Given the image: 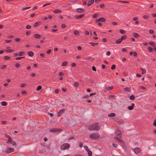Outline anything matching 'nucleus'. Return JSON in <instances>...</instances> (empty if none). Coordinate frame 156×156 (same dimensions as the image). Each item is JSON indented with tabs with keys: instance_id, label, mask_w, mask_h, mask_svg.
Instances as JSON below:
<instances>
[{
	"instance_id": "nucleus-59",
	"label": "nucleus",
	"mask_w": 156,
	"mask_h": 156,
	"mask_svg": "<svg viewBox=\"0 0 156 156\" xmlns=\"http://www.w3.org/2000/svg\"><path fill=\"white\" fill-rule=\"evenodd\" d=\"M42 88H36V90L37 91H40V92H41V91L43 90H41Z\"/></svg>"
},
{
	"instance_id": "nucleus-9",
	"label": "nucleus",
	"mask_w": 156,
	"mask_h": 156,
	"mask_svg": "<svg viewBox=\"0 0 156 156\" xmlns=\"http://www.w3.org/2000/svg\"><path fill=\"white\" fill-rule=\"evenodd\" d=\"M140 149L139 147H136L134 149L133 151L135 153H139L140 151Z\"/></svg>"
},
{
	"instance_id": "nucleus-64",
	"label": "nucleus",
	"mask_w": 156,
	"mask_h": 156,
	"mask_svg": "<svg viewBox=\"0 0 156 156\" xmlns=\"http://www.w3.org/2000/svg\"><path fill=\"white\" fill-rule=\"evenodd\" d=\"M149 33L151 34H153L154 33V31L153 30H150L149 31Z\"/></svg>"
},
{
	"instance_id": "nucleus-30",
	"label": "nucleus",
	"mask_w": 156,
	"mask_h": 156,
	"mask_svg": "<svg viewBox=\"0 0 156 156\" xmlns=\"http://www.w3.org/2000/svg\"><path fill=\"white\" fill-rule=\"evenodd\" d=\"M119 31L120 33L122 34H124L125 33V31L122 29H120L119 30Z\"/></svg>"
},
{
	"instance_id": "nucleus-48",
	"label": "nucleus",
	"mask_w": 156,
	"mask_h": 156,
	"mask_svg": "<svg viewBox=\"0 0 156 156\" xmlns=\"http://www.w3.org/2000/svg\"><path fill=\"white\" fill-rule=\"evenodd\" d=\"M31 32L30 31H27L26 32V34L27 35H30Z\"/></svg>"
},
{
	"instance_id": "nucleus-1",
	"label": "nucleus",
	"mask_w": 156,
	"mask_h": 156,
	"mask_svg": "<svg viewBox=\"0 0 156 156\" xmlns=\"http://www.w3.org/2000/svg\"><path fill=\"white\" fill-rule=\"evenodd\" d=\"M88 129L89 130L92 131H98L100 129V126L98 123H96L88 127Z\"/></svg>"
},
{
	"instance_id": "nucleus-57",
	"label": "nucleus",
	"mask_w": 156,
	"mask_h": 156,
	"mask_svg": "<svg viewBox=\"0 0 156 156\" xmlns=\"http://www.w3.org/2000/svg\"><path fill=\"white\" fill-rule=\"evenodd\" d=\"M133 55L134 57H136L137 55V53L136 51H134Z\"/></svg>"
},
{
	"instance_id": "nucleus-26",
	"label": "nucleus",
	"mask_w": 156,
	"mask_h": 156,
	"mask_svg": "<svg viewBox=\"0 0 156 156\" xmlns=\"http://www.w3.org/2000/svg\"><path fill=\"white\" fill-rule=\"evenodd\" d=\"M122 41V40L121 39H119L118 40H116L115 41V43L116 44H119Z\"/></svg>"
},
{
	"instance_id": "nucleus-51",
	"label": "nucleus",
	"mask_w": 156,
	"mask_h": 156,
	"mask_svg": "<svg viewBox=\"0 0 156 156\" xmlns=\"http://www.w3.org/2000/svg\"><path fill=\"white\" fill-rule=\"evenodd\" d=\"M26 84V83H23L21 84L20 85V86L21 87H24L25 86Z\"/></svg>"
},
{
	"instance_id": "nucleus-63",
	"label": "nucleus",
	"mask_w": 156,
	"mask_h": 156,
	"mask_svg": "<svg viewBox=\"0 0 156 156\" xmlns=\"http://www.w3.org/2000/svg\"><path fill=\"white\" fill-rule=\"evenodd\" d=\"M112 146L114 147H116V146H117V145H116V144H115L114 143H113L112 144Z\"/></svg>"
},
{
	"instance_id": "nucleus-33",
	"label": "nucleus",
	"mask_w": 156,
	"mask_h": 156,
	"mask_svg": "<svg viewBox=\"0 0 156 156\" xmlns=\"http://www.w3.org/2000/svg\"><path fill=\"white\" fill-rule=\"evenodd\" d=\"M25 58L24 57H17L16 58V60H20L22 58Z\"/></svg>"
},
{
	"instance_id": "nucleus-29",
	"label": "nucleus",
	"mask_w": 156,
	"mask_h": 156,
	"mask_svg": "<svg viewBox=\"0 0 156 156\" xmlns=\"http://www.w3.org/2000/svg\"><path fill=\"white\" fill-rule=\"evenodd\" d=\"M140 69L142 71V74H144L145 73L146 71V70L142 68H140Z\"/></svg>"
},
{
	"instance_id": "nucleus-53",
	"label": "nucleus",
	"mask_w": 156,
	"mask_h": 156,
	"mask_svg": "<svg viewBox=\"0 0 156 156\" xmlns=\"http://www.w3.org/2000/svg\"><path fill=\"white\" fill-rule=\"evenodd\" d=\"M84 33L87 35H88L89 34V32L87 30H85Z\"/></svg>"
},
{
	"instance_id": "nucleus-41",
	"label": "nucleus",
	"mask_w": 156,
	"mask_h": 156,
	"mask_svg": "<svg viewBox=\"0 0 156 156\" xmlns=\"http://www.w3.org/2000/svg\"><path fill=\"white\" fill-rule=\"evenodd\" d=\"M79 83L77 82H76L74 83V85L75 87H77L79 86Z\"/></svg>"
},
{
	"instance_id": "nucleus-19",
	"label": "nucleus",
	"mask_w": 156,
	"mask_h": 156,
	"mask_svg": "<svg viewBox=\"0 0 156 156\" xmlns=\"http://www.w3.org/2000/svg\"><path fill=\"white\" fill-rule=\"evenodd\" d=\"M61 11L59 9H56L53 11V12L55 13H57L61 12Z\"/></svg>"
},
{
	"instance_id": "nucleus-42",
	"label": "nucleus",
	"mask_w": 156,
	"mask_h": 156,
	"mask_svg": "<svg viewBox=\"0 0 156 156\" xmlns=\"http://www.w3.org/2000/svg\"><path fill=\"white\" fill-rule=\"evenodd\" d=\"M149 17V16L147 15H144L143 16V18L145 19H147Z\"/></svg>"
},
{
	"instance_id": "nucleus-17",
	"label": "nucleus",
	"mask_w": 156,
	"mask_h": 156,
	"mask_svg": "<svg viewBox=\"0 0 156 156\" xmlns=\"http://www.w3.org/2000/svg\"><path fill=\"white\" fill-rule=\"evenodd\" d=\"M9 143H11V144L13 146H16V143L14 141H13L12 140V139L10 140V141H9Z\"/></svg>"
},
{
	"instance_id": "nucleus-11",
	"label": "nucleus",
	"mask_w": 156,
	"mask_h": 156,
	"mask_svg": "<svg viewBox=\"0 0 156 156\" xmlns=\"http://www.w3.org/2000/svg\"><path fill=\"white\" fill-rule=\"evenodd\" d=\"M83 16H84V15L83 14H81V15H76L74 16V17L75 18L77 19H80V18H82V17H83Z\"/></svg>"
},
{
	"instance_id": "nucleus-2",
	"label": "nucleus",
	"mask_w": 156,
	"mask_h": 156,
	"mask_svg": "<svg viewBox=\"0 0 156 156\" xmlns=\"http://www.w3.org/2000/svg\"><path fill=\"white\" fill-rule=\"evenodd\" d=\"M100 136L98 133H92L90 134L89 137L90 139H97L100 138Z\"/></svg>"
},
{
	"instance_id": "nucleus-40",
	"label": "nucleus",
	"mask_w": 156,
	"mask_h": 156,
	"mask_svg": "<svg viewBox=\"0 0 156 156\" xmlns=\"http://www.w3.org/2000/svg\"><path fill=\"white\" fill-rule=\"evenodd\" d=\"M20 66V65L19 63H16L15 65V66L16 68H19Z\"/></svg>"
},
{
	"instance_id": "nucleus-49",
	"label": "nucleus",
	"mask_w": 156,
	"mask_h": 156,
	"mask_svg": "<svg viewBox=\"0 0 156 156\" xmlns=\"http://www.w3.org/2000/svg\"><path fill=\"white\" fill-rule=\"evenodd\" d=\"M130 89L131 88H124V89L125 91L129 92L130 91Z\"/></svg>"
},
{
	"instance_id": "nucleus-20",
	"label": "nucleus",
	"mask_w": 156,
	"mask_h": 156,
	"mask_svg": "<svg viewBox=\"0 0 156 156\" xmlns=\"http://www.w3.org/2000/svg\"><path fill=\"white\" fill-rule=\"evenodd\" d=\"M133 36L135 38H137L139 37V35L136 33H134L133 34Z\"/></svg>"
},
{
	"instance_id": "nucleus-43",
	"label": "nucleus",
	"mask_w": 156,
	"mask_h": 156,
	"mask_svg": "<svg viewBox=\"0 0 156 156\" xmlns=\"http://www.w3.org/2000/svg\"><path fill=\"white\" fill-rule=\"evenodd\" d=\"M114 138L115 140L118 141L119 139V138L117 136L114 137Z\"/></svg>"
},
{
	"instance_id": "nucleus-24",
	"label": "nucleus",
	"mask_w": 156,
	"mask_h": 156,
	"mask_svg": "<svg viewBox=\"0 0 156 156\" xmlns=\"http://www.w3.org/2000/svg\"><path fill=\"white\" fill-rule=\"evenodd\" d=\"M25 54V52L23 51L20 52L19 54V56H23Z\"/></svg>"
},
{
	"instance_id": "nucleus-46",
	"label": "nucleus",
	"mask_w": 156,
	"mask_h": 156,
	"mask_svg": "<svg viewBox=\"0 0 156 156\" xmlns=\"http://www.w3.org/2000/svg\"><path fill=\"white\" fill-rule=\"evenodd\" d=\"M74 34L76 35H78L79 34V32L77 30L75 31L74 32Z\"/></svg>"
},
{
	"instance_id": "nucleus-22",
	"label": "nucleus",
	"mask_w": 156,
	"mask_h": 156,
	"mask_svg": "<svg viewBox=\"0 0 156 156\" xmlns=\"http://www.w3.org/2000/svg\"><path fill=\"white\" fill-rule=\"evenodd\" d=\"M99 20L101 22H104L106 21V20L104 18H99Z\"/></svg>"
},
{
	"instance_id": "nucleus-6",
	"label": "nucleus",
	"mask_w": 156,
	"mask_h": 156,
	"mask_svg": "<svg viewBox=\"0 0 156 156\" xmlns=\"http://www.w3.org/2000/svg\"><path fill=\"white\" fill-rule=\"evenodd\" d=\"M65 109L62 108L61 110H60L59 112H58V116H60L63 113V112H65Z\"/></svg>"
},
{
	"instance_id": "nucleus-55",
	"label": "nucleus",
	"mask_w": 156,
	"mask_h": 156,
	"mask_svg": "<svg viewBox=\"0 0 156 156\" xmlns=\"http://www.w3.org/2000/svg\"><path fill=\"white\" fill-rule=\"evenodd\" d=\"M89 44H91L92 46H95V44L94 43L90 42L89 43Z\"/></svg>"
},
{
	"instance_id": "nucleus-12",
	"label": "nucleus",
	"mask_w": 156,
	"mask_h": 156,
	"mask_svg": "<svg viewBox=\"0 0 156 156\" xmlns=\"http://www.w3.org/2000/svg\"><path fill=\"white\" fill-rule=\"evenodd\" d=\"M5 136L6 137L8 138V140L7 142V143H8V144L9 143V141H10V140L11 139V137H10V136L9 135H8L7 134H6L5 135Z\"/></svg>"
},
{
	"instance_id": "nucleus-39",
	"label": "nucleus",
	"mask_w": 156,
	"mask_h": 156,
	"mask_svg": "<svg viewBox=\"0 0 156 156\" xmlns=\"http://www.w3.org/2000/svg\"><path fill=\"white\" fill-rule=\"evenodd\" d=\"M51 4V3H46L45 4H44V5L43 6H42V7H44L47 5H50Z\"/></svg>"
},
{
	"instance_id": "nucleus-44",
	"label": "nucleus",
	"mask_w": 156,
	"mask_h": 156,
	"mask_svg": "<svg viewBox=\"0 0 156 156\" xmlns=\"http://www.w3.org/2000/svg\"><path fill=\"white\" fill-rule=\"evenodd\" d=\"M90 97V96H89V95H87L85 96H84L82 97V98H88Z\"/></svg>"
},
{
	"instance_id": "nucleus-61",
	"label": "nucleus",
	"mask_w": 156,
	"mask_h": 156,
	"mask_svg": "<svg viewBox=\"0 0 156 156\" xmlns=\"http://www.w3.org/2000/svg\"><path fill=\"white\" fill-rule=\"evenodd\" d=\"M22 93L23 94H27V92L25 90H23L22 91Z\"/></svg>"
},
{
	"instance_id": "nucleus-32",
	"label": "nucleus",
	"mask_w": 156,
	"mask_h": 156,
	"mask_svg": "<svg viewBox=\"0 0 156 156\" xmlns=\"http://www.w3.org/2000/svg\"><path fill=\"white\" fill-rule=\"evenodd\" d=\"M149 44H150L151 45L154 46H155V44L153 42H150L148 43Z\"/></svg>"
},
{
	"instance_id": "nucleus-62",
	"label": "nucleus",
	"mask_w": 156,
	"mask_h": 156,
	"mask_svg": "<svg viewBox=\"0 0 156 156\" xmlns=\"http://www.w3.org/2000/svg\"><path fill=\"white\" fill-rule=\"evenodd\" d=\"M102 41L104 42H105L107 41V39L106 38H104L102 39Z\"/></svg>"
},
{
	"instance_id": "nucleus-52",
	"label": "nucleus",
	"mask_w": 156,
	"mask_h": 156,
	"mask_svg": "<svg viewBox=\"0 0 156 156\" xmlns=\"http://www.w3.org/2000/svg\"><path fill=\"white\" fill-rule=\"evenodd\" d=\"M14 40L16 42H18L20 41V39L19 38H16Z\"/></svg>"
},
{
	"instance_id": "nucleus-36",
	"label": "nucleus",
	"mask_w": 156,
	"mask_h": 156,
	"mask_svg": "<svg viewBox=\"0 0 156 156\" xmlns=\"http://www.w3.org/2000/svg\"><path fill=\"white\" fill-rule=\"evenodd\" d=\"M148 50L150 52H152L153 51L152 48L150 47H148Z\"/></svg>"
},
{
	"instance_id": "nucleus-35",
	"label": "nucleus",
	"mask_w": 156,
	"mask_h": 156,
	"mask_svg": "<svg viewBox=\"0 0 156 156\" xmlns=\"http://www.w3.org/2000/svg\"><path fill=\"white\" fill-rule=\"evenodd\" d=\"M30 7H26V8H23L22 9V10L23 11H24V10H27V9H29L30 8Z\"/></svg>"
},
{
	"instance_id": "nucleus-50",
	"label": "nucleus",
	"mask_w": 156,
	"mask_h": 156,
	"mask_svg": "<svg viewBox=\"0 0 156 156\" xmlns=\"http://www.w3.org/2000/svg\"><path fill=\"white\" fill-rule=\"evenodd\" d=\"M100 7L102 8H103L105 7V5L104 4H101L100 5Z\"/></svg>"
},
{
	"instance_id": "nucleus-7",
	"label": "nucleus",
	"mask_w": 156,
	"mask_h": 156,
	"mask_svg": "<svg viewBox=\"0 0 156 156\" xmlns=\"http://www.w3.org/2000/svg\"><path fill=\"white\" fill-rule=\"evenodd\" d=\"M9 47H6V49L5 50V51L7 52H13L14 51V50L13 49H8L10 48Z\"/></svg>"
},
{
	"instance_id": "nucleus-3",
	"label": "nucleus",
	"mask_w": 156,
	"mask_h": 156,
	"mask_svg": "<svg viewBox=\"0 0 156 156\" xmlns=\"http://www.w3.org/2000/svg\"><path fill=\"white\" fill-rule=\"evenodd\" d=\"M69 146L70 145L69 144L65 143L61 146L60 149L62 150H64L69 147Z\"/></svg>"
},
{
	"instance_id": "nucleus-47",
	"label": "nucleus",
	"mask_w": 156,
	"mask_h": 156,
	"mask_svg": "<svg viewBox=\"0 0 156 156\" xmlns=\"http://www.w3.org/2000/svg\"><path fill=\"white\" fill-rule=\"evenodd\" d=\"M83 147L84 148V149L86 150V151H87L88 150H89L88 147L87 146H84Z\"/></svg>"
},
{
	"instance_id": "nucleus-28",
	"label": "nucleus",
	"mask_w": 156,
	"mask_h": 156,
	"mask_svg": "<svg viewBox=\"0 0 156 156\" xmlns=\"http://www.w3.org/2000/svg\"><path fill=\"white\" fill-rule=\"evenodd\" d=\"M40 23V22H37L35 23L34 25V27H35L37 26L38 25H39Z\"/></svg>"
},
{
	"instance_id": "nucleus-45",
	"label": "nucleus",
	"mask_w": 156,
	"mask_h": 156,
	"mask_svg": "<svg viewBox=\"0 0 156 156\" xmlns=\"http://www.w3.org/2000/svg\"><path fill=\"white\" fill-rule=\"evenodd\" d=\"M98 15L97 14H94L92 16V17L94 18H96L98 16Z\"/></svg>"
},
{
	"instance_id": "nucleus-15",
	"label": "nucleus",
	"mask_w": 156,
	"mask_h": 156,
	"mask_svg": "<svg viewBox=\"0 0 156 156\" xmlns=\"http://www.w3.org/2000/svg\"><path fill=\"white\" fill-rule=\"evenodd\" d=\"M27 54L29 56L33 57L34 55V53L32 51H28Z\"/></svg>"
},
{
	"instance_id": "nucleus-25",
	"label": "nucleus",
	"mask_w": 156,
	"mask_h": 156,
	"mask_svg": "<svg viewBox=\"0 0 156 156\" xmlns=\"http://www.w3.org/2000/svg\"><path fill=\"white\" fill-rule=\"evenodd\" d=\"M126 35H124L122 36L121 37V38L120 39L122 41V40H125L126 39Z\"/></svg>"
},
{
	"instance_id": "nucleus-58",
	"label": "nucleus",
	"mask_w": 156,
	"mask_h": 156,
	"mask_svg": "<svg viewBox=\"0 0 156 156\" xmlns=\"http://www.w3.org/2000/svg\"><path fill=\"white\" fill-rule=\"evenodd\" d=\"M115 65H113L112 66L111 68L112 69H115Z\"/></svg>"
},
{
	"instance_id": "nucleus-5",
	"label": "nucleus",
	"mask_w": 156,
	"mask_h": 156,
	"mask_svg": "<svg viewBox=\"0 0 156 156\" xmlns=\"http://www.w3.org/2000/svg\"><path fill=\"white\" fill-rule=\"evenodd\" d=\"M115 135L116 136L121 137L122 133L121 131L119 129H117L115 132Z\"/></svg>"
},
{
	"instance_id": "nucleus-13",
	"label": "nucleus",
	"mask_w": 156,
	"mask_h": 156,
	"mask_svg": "<svg viewBox=\"0 0 156 156\" xmlns=\"http://www.w3.org/2000/svg\"><path fill=\"white\" fill-rule=\"evenodd\" d=\"M94 0H90L88 3L87 6H89L92 4L94 2Z\"/></svg>"
},
{
	"instance_id": "nucleus-10",
	"label": "nucleus",
	"mask_w": 156,
	"mask_h": 156,
	"mask_svg": "<svg viewBox=\"0 0 156 156\" xmlns=\"http://www.w3.org/2000/svg\"><path fill=\"white\" fill-rule=\"evenodd\" d=\"M135 105L134 103H132L131 105L130 106H129L127 107L128 109L130 110H133L134 107Z\"/></svg>"
},
{
	"instance_id": "nucleus-4",
	"label": "nucleus",
	"mask_w": 156,
	"mask_h": 156,
	"mask_svg": "<svg viewBox=\"0 0 156 156\" xmlns=\"http://www.w3.org/2000/svg\"><path fill=\"white\" fill-rule=\"evenodd\" d=\"M61 130L62 129L60 128H52L49 130V131L52 133H56L61 131Z\"/></svg>"
},
{
	"instance_id": "nucleus-38",
	"label": "nucleus",
	"mask_w": 156,
	"mask_h": 156,
	"mask_svg": "<svg viewBox=\"0 0 156 156\" xmlns=\"http://www.w3.org/2000/svg\"><path fill=\"white\" fill-rule=\"evenodd\" d=\"M6 65H3L1 67V69H3L6 67Z\"/></svg>"
},
{
	"instance_id": "nucleus-8",
	"label": "nucleus",
	"mask_w": 156,
	"mask_h": 156,
	"mask_svg": "<svg viewBox=\"0 0 156 156\" xmlns=\"http://www.w3.org/2000/svg\"><path fill=\"white\" fill-rule=\"evenodd\" d=\"M14 150L13 148H8L6 151L7 153H9L13 152Z\"/></svg>"
},
{
	"instance_id": "nucleus-37",
	"label": "nucleus",
	"mask_w": 156,
	"mask_h": 156,
	"mask_svg": "<svg viewBox=\"0 0 156 156\" xmlns=\"http://www.w3.org/2000/svg\"><path fill=\"white\" fill-rule=\"evenodd\" d=\"M31 28V27L29 25H27L26 27V29H30Z\"/></svg>"
},
{
	"instance_id": "nucleus-14",
	"label": "nucleus",
	"mask_w": 156,
	"mask_h": 156,
	"mask_svg": "<svg viewBox=\"0 0 156 156\" xmlns=\"http://www.w3.org/2000/svg\"><path fill=\"white\" fill-rule=\"evenodd\" d=\"M76 11L77 12L80 13H82L84 11L83 9H82L81 8H79L76 9Z\"/></svg>"
},
{
	"instance_id": "nucleus-54",
	"label": "nucleus",
	"mask_w": 156,
	"mask_h": 156,
	"mask_svg": "<svg viewBox=\"0 0 156 156\" xmlns=\"http://www.w3.org/2000/svg\"><path fill=\"white\" fill-rule=\"evenodd\" d=\"M92 70L94 71H95L96 70V68L94 66H93L92 67Z\"/></svg>"
},
{
	"instance_id": "nucleus-56",
	"label": "nucleus",
	"mask_w": 156,
	"mask_h": 156,
	"mask_svg": "<svg viewBox=\"0 0 156 156\" xmlns=\"http://www.w3.org/2000/svg\"><path fill=\"white\" fill-rule=\"evenodd\" d=\"M153 125L154 126H156V120H154V122H153Z\"/></svg>"
},
{
	"instance_id": "nucleus-27",
	"label": "nucleus",
	"mask_w": 156,
	"mask_h": 156,
	"mask_svg": "<svg viewBox=\"0 0 156 156\" xmlns=\"http://www.w3.org/2000/svg\"><path fill=\"white\" fill-rule=\"evenodd\" d=\"M135 98V97L133 95H132L129 97V99L131 100H134Z\"/></svg>"
},
{
	"instance_id": "nucleus-31",
	"label": "nucleus",
	"mask_w": 156,
	"mask_h": 156,
	"mask_svg": "<svg viewBox=\"0 0 156 156\" xmlns=\"http://www.w3.org/2000/svg\"><path fill=\"white\" fill-rule=\"evenodd\" d=\"M40 37V36L38 34H36L34 35V37L36 38H39Z\"/></svg>"
},
{
	"instance_id": "nucleus-16",
	"label": "nucleus",
	"mask_w": 156,
	"mask_h": 156,
	"mask_svg": "<svg viewBox=\"0 0 156 156\" xmlns=\"http://www.w3.org/2000/svg\"><path fill=\"white\" fill-rule=\"evenodd\" d=\"M87 151V152L88 156H92V151L90 149L88 150Z\"/></svg>"
},
{
	"instance_id": "nucleus-34",
	"label": "nucleus",
	"mask_w": 156,
	"mask_h": 156,
	"mask_svg": "<svg viewBox=\"0 0 156 156\" xmlns=\"http://www.w3.org/2000/svg\"><path fill=\"white\" fill-rule=\"evenodd\" d=\"M67 64V62H66V61L62 63V66H66Z\"/></svg>"
},
{
	"instance_id": "nucleus-21",
	"label": "nucleus",
	"mask_w": 156,
	"mask_h": 156,
	"mask_svg": "<svg viewBox=\"0 0 156 156\" xmlns=\"http://www.w3.org/2000/svg\"><path fill=\"white\" fill-rule=\"evenodd\" d=\"M3 58L5 60H9L11 58L8 56H4Z\"/></svg>"
},
{
	"instance_id": "nucleus-23",
	"label": "nucleus",
	"mask_w": 156,
	"mask_h": 156,
	"mask_svg": "<svg viewBox=\"0 0 156 156\" xmlns=\"http://www.w3.org/2000/svg\"><path fill=\"white\" fill-rule=\"evenodd\" d=\"M1 105L2 106H5L7 105V103L5 101H3L1 103Z\"/></svg>"
},
{
	"instance_id": "nucleus-18",
	"label": "nucleus",
	"mask_w": 156,
	"mask_h": 156,
	"mask_svg": "<svg viewBox=\"0 0 156 156\" xmlns=\"http://www.w3.org/2000/svg\"><path fill=\"white\" fill-rule=\"evenodd\" d=\"M116 114L115 113H112L108 115V116L109 117H112L115 116Z\"/></svg>"
},
{
	"instance_id": "nucleus-60",
	"label": "nucleus",
	"mask_w": 156,
	"mask_h": 156,
	"mask_svg": "<svg viewBox=\"0 0 156 156\" xmlns=\"http://www.w3.org/2000/svg\"><path fill=\"white\" fill-rule=\"evenodd\" d=\"M71 65L72 67H75L76 65V64L75 63H73L71 64Z\"/></svg>"
}]
</instances>
